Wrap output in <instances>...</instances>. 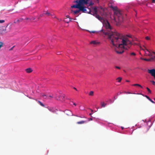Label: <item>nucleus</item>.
<instances>
[{
	"label": "nucleus",
	"mask_w": 155,
	"mask_h": 155,
	"mask_svg": "<svg viewBox=\"0 0 155 155\" xmlns=\"http://www.w3.org/2000/svg\"><path fill=\"white\" fill-rule=\"evenodd\" d=\"M112 34V35H109V38L111 40L113 45L117 47L119 50L121 49L122 50L121 51L116 50V52L117 54H122L124 52V49H127L130 48L132 45H139L137 43H133V40L131 35L124 36L117 32Z\"/></svg>",
	"instance_id": "f257e3e1"
},
{
	"label": "nucleus",
	"mask_w": 155,
	"mask_h": 155,
	"mask_svg": "<svg viewBox=\"0 0 155 155\" xmlns=\"http://www.w3.org/2000/svg\"><path fill=\"white\" fill-rule=\"evenodd\" d=\"M74 2L76 3L77 4L73 5L71 6V8L79 9V10L83 13L90 14L91 12V10L90 8H88L89 11H87L86 9V7L84 6V5H87L88 3L86 1L83 0H77L74 1Z\"/></svg>",
	"instance_id": "f03ea898"
},
{
	"label": "nucleus",
	"mask_w": 155,
	"mask_h": 155,
	"mask_svg": "<svg viewBox=\"0 0 155 155\" xmlns=\"http://www.w3.org/2000/svg\"><path fill=\"white\" fill-rule=\"evenodd\" d=\"M112 9L114 11V19L117 21V20L120 23L123 21V17L121 12L118 10L117 7H112Z\"/></svg>",
	"instance_id": "7ed1b4c3"
},
{
	"label": "nucleus",
	"mask_w": 155,
	"mask_h": 155,
	"mask_svg": "<svg viewBox=\"0 0 155 155\" xmlns=\"http://www.w3.org/2000/svg\"><path fill=\"white\" fill-rule=\"evenodd\" d=\"M104 26L108 30V31H109V32H105V35H108V38L110 40V41H111V40L109 38V35H112V33H113L115 32H117V33H118V34H119V33L117 32H113L112 31L111 32H110V31L111 30L112 28L108 21H107L106 22H105V24H104ZM110 43L112 44V43H111V41Z\"/></svg>",
	"instance_id": "20e7f679"
},
{
	"label": "nucleus",
	"mask_w": 155,
	"mask_h": 155,
	"mask_svg": "<svg viewBox=\"0 0 155 155\" xmlns=\"http://www.w3.org/2000/svg\"><path fill=\"white\" fill-rule=\"evenodd\" d=\"M140 48L143 50H144L145 52V54L146 56H148L150 57L152 56V52L149 51L148 49L146 48L145 50H144V49L142 48V47L140 46H139ZM152 53L155 54V52H152Z\"/></svg>",
	"instance_id": "39448f33"
},
{
	"label": "nucleus",
	"mask_w": 155,
	"mask_h": 155,
	"mask_svg": "<svg viewBox=\"0 0 155 155\" xmlns=\"http://www.w3.org/2000/svg\"><path fill=\"white\" fill-rule=\"evenodd\" d=\"M90 9L91 10V12L90 14L94 15L97 13L98 10L97 7H93Z\"/></svg>",
	"instance_id": "423d86ee"
},
{
	"label": "nucleus",
	"mask_w": 155,
	"mask_h": 155,
	"mask_svg": "<svg viewBox=\"0 0 155 155\" xmlns=\"http://www.w3.org/2000/svg\"><path fill=\"white\" fill-rule=\"evenodd\" d=\"M55 97L57 100L63 101L64 100V95H61L58 96H56Z\"/></svg>",
	"instance_id": "0eeeda50"
},
{
	"label": "nucleus",
	"mask_w": 155,
	"mask_h": 155,
	"mask_svg": "<svg viewBox=\"0 0 155 155\" xmlns=\"http://www.w3.org/2000/svg\"><path fill=\"white\" fill-rule=\"evenodd\" d=\"M65 113L68 116H74L77 117H78L77 115H74L71 112V111L69 110H66L64 111Z\"/></svg>",
	"instance_id": "6e6552de"
},
{
	"label": "nucleus",
	"mask_w": 155,
	"mask_h": 155,
	"mask_svg": "<svg viewBox=\"0 0 155 155\" xmlns=\"http://www.w3.org/2000/svg\"><path fill=\"white\" fill-rule=\"evenodd\" d=\"M148 72L151 74V75L155 78V70L152 69L151 70H148Z\"/></svg>",
	"instance_id": "1a4fd4ad"
},
{
	"label": "nucleus",
	"mask_w": 155,
	"mask_h": 155,
	"mask_svg": "<svg viewBox=\"0 0 155 155\" xmlns=\"http://www.w3.org/2000/svg\"><path fill=\"white\" fill-rule=\"evenodd\" d=\"M41 96L43 97L45 99H51V98L53 97V96H48L45 94H41Z\"/></svg>",
	"instance_id": "9d476101"
},
{
	"label": "nucleus",
	"mask_w": 155,
	"mask_h": 155,
	"mask_svg": "<svg viewBox=\"0 0 155 155\" xmlns=\"http://www.w3.org/2000/svg\"><path fill=\"white\" fill-rule=\"evenodd\" d=\"M94 16H95L100 21H101L103 19V18L102 17H101L98 15L97 14V13L95 15H94Z\"/></svg>",
	"instance_id": "9b49d317"
},
{
	"label": "nucleus",
	"mask_w": 155,
	"mask_h": 155,
	"mask_svg": "<svg viewBox=\"0 0 155 155\" xmlns=\"http://www.w3.org/2000/svg\"><path fill=\"white\" fill-rule=\"evenodd\" d=\"M100 42L97 41H92L90 42V43L91 44H94V45H97L100 44Z\"/></svg>",
	"instance_id": "f8f14e48"
},
{
	"label": "nucleus",
	"mask_w": 155,
	"mask_h": 155,
	"mask_svg": "<svg viewBox=\"0 0 155 155\" xmlns=\"http://www.w3.org/2000/svg\"><path fill=\"white\" fill-rule=\"evenodd\" d=\"M23 20V18H19L17 20H15L14 23H19L20 22L22 21Z\"/></svg>",
	"instance_id": "ddd939ff"
},
{
	"label": "nucleus",
	"mask_w": 155,
	"mask_h": 155,
	"mask_svg": "<svg viewBox=\"0 0 155 155\" xmlns=\"http://www.w3.org/2000/svg\"><path fill=\"white\" fill-rule=\"evenodd\" d=\"M26 71L28 73H30L32 71V70L31 68H29L26 69Z\"/></svg>",
	"instance_id": "4468645a"
},
{
	"label": "nucleus",
	"mask_w": 155,
	"mask_h": 155,
	"mask_svg": "<svg viewBox=\"0 0 155 155\" xmlns=\"http://www.w3.org/2000/svg\"><path fill=\"white\" fill-rule=\"evenodd\" d=\"M36 101L42 107H45V105L40 101L36 100Z\"/></svg>",
	"instance_id": "2eb2a0df"
},
{
	"label": "nucleus",
	"mask_w": 155,
	"mask_h": 155,
	"mask_svg": "<svg viewBox=\"0 0 155 155\" xmlns=\"http://www.w3.org/2000/svg\"><path fill=\"white\" fill-rule=\"evenodd\" d=\"M87 121H86L82 120L81 121L78 122L77 123L78 124H82L86 123Z\"/></svg>",
	"instance_id": "dca6fc26"
},
{
	"label": "nucleus",
	"mask_w": 155,
	"mask_h": 155,
	"mask_svg": "<svg viewBox=\"0 0 155 155\" xmlns=\"http://www.w3.org/2000/svg\"><path fill=\"white\" fill-rule=\"evenodd\" d=\"M74 12V14H76L79 13L80 12H81L80 10H79V9L78 10H77L76 11H73Z\"/></svg>",
	"instance_id": "f3484780"
},
{
	"label": "nucleus",
	"mask_w": 155,
	"mask_h": 155,
	"mask_svg": "<svg viewBox=\"0 0 155 155\" xmlns=\"http://www.w3.org/2000/svg\"><path fill=\"white\" fill-rule=\"evenodd\" d=\"M145 97L148 99L152 103H154V102L152 101L148 96L147 95H146Z\"/></svg>",
	"instance_id": "a211bd4d"
},
{
	"label": "nucleus",
	"mask_w": 155,
	"mask_h": 155,
	"mask_svg": "<svg viewBox=\"0 0 155 155\" xmlns=\"http://www.w3.org/2000/svg\"><path fill=\"white\" fill-rule=\"evenodd\" d=\"M67 18H65L64 21L65 22L67 23H68L70 21H71V18H69V21H68L67 20Z\"/></svg>",
	"instance_id": "6ab92c4d"
},
{
	"label": "nucleus",
	"mask_w": 155,
	"mask_h": 155,
	"mask_svg": "<svg viewBox=\"0 0 155 155\" xmlns=\"http://www.w3.org/2000/svg\"><path fill=\"white\" fill-rule=\"evenodd\" d=\"M45 14L47 15L48 16H52V15L50 14L48 11H46L45 12Z\"/></svg>",
	"instance_id": "aec40b11"
},
{
	"label": "nucleus",
	"mask_w": 155,
	"mask_h": 155,
	"mask_svg": "<svg viewBox=\"0 0 155 155\" xmlns=\"http://www.w3.org/2000/svg\"><path fill=\"white\" fill-rule=\"evenodd\" d=\"M151 57L150 58V61H153L155 60V56H151Z\"/></svg>",
	"instance_id": "412c9836"
},
{
	"label": "nucleus",
	"mask_w": 155,
	"mask_h": 155,
	"mask_svg": "<svg viewBox=\"0 0 155 155\" xmlns=\"http://www.w3.org/2000/svg\"><path fill=\"white\" fill-rule=\"evenodd\" d=\"M101 107H105L106 105V104L104 102H101Z\"/></svg>",
	"instance_id": "4be33fe9"
},
{
	"label": "nucleus",
	"mask_w": 155,
	"mask_h": 155,
	"mask_svg": "<svg viewBox=\"0 0 155 155\" xmlns=\"http://www.w3.org/2000/svg\"><path fill=\"white\" fill-rule=\"evenodd\" d=\"M133 86H137L140 87L141 88H142V87L140 84H135L132 85Z\"/></svg>",
	"instance_id": "5701e85b"
},
{
	"label": "nucleus",
	"mask_w": 155,
	"mask_h": 155,
	"mask_svg": "<svg viewBox=\"0 0 155 155\" xmlns=\"http://www.w3.org/2000/svg\"><path fill=\"white\" fill-rule=\"evenodd\" d=\"M141 59L142 60H143L145 61H150V59H146V58H141Z\"/></svg>",
	"instance_id": "b1692460"
},
{
	"label": "nucleus",
	"mask_w": 155,
	"mask_h": 155,
	"mask_svg": "<svg viewBox=\"0 0 155 155\" xmlns=\"http://www.w3.org/2000/svg\"><path fill=\"white\" fill-rule=\"evenodd\" d=\"M116 80H118V82H121V81L122 78L121 77H119L117 78Z\"/></svg>",
	"instance_id": "393cba45"
},
{
	"label": "nucleus",
	"mask_w": 155,
	"mask_h": 155,
	"mask_svg": "<svg viewBox=\"0 0 155 155\" xmlns=\"http://www.w3.org/2000/svg\"><path fill=\"white\" fill-rule=\"evenodd\" d=\"M94 92L93 91H90V92L89 93V95L90 96H92L94 95Z\"/></svg>",
	"instance_id": "a878e982"
},
{
	"label": "nucleus",
	"mask_w": 155,
	"mask_h": 155,
	"mask_svg": "<svg viewBox=\"0 0 155 155\" xmlns=\"http://www.w3.org/2000/svg\"><path fill=\"white\" fill-rule=\"evenodd\" d=\"M93 4H94V3L92 2H91L89 4V6H91V5H93Z\"/></svg>",
	"instance_id": "bb28decb"
},
{
	"label": "nucleus",
	"mask_w": 155,
	"mask_h": 155,
	"mask_svg": "<svg viewBox=\"0 0 155 155\" xmlns=\"http://www.w3.org/2000/svg\"><path fill=\"white\" fill-rule=\"evenodd\" d=\"M5 21L4 20H0V23H2L4 22Z\"/></svg>",
	"instance_id": "cd10ccee"
},
{
	"label": "nucleus",
	"mask_w": 155,
	"mask_h": 155,
	"mask_svg": "<svg viewBox=\"0 0 155 155\" xmlns=\"http://www.w3.org/2000/svg\"><path fill=\"white\" fill-rule=\"evenodd\" d=\"M147 90L148 91L149 93H151V91L149 88L148 87H147Z\"/></svg>",
	"instance_id": "c85d7f7f"
},
{
	"label": "nucleus",
	"mask_w": 155,
	"mask_h": 155,
	"mask_svg": "<svg viewBox=\"0 0 155 155\" xmlns=\"http://www.w3.org/2000/svg\"><path fill=\"white\" fill-rule=\"evenodd\" d=\"M136 55V54L134 52H132L130 53V55H131L135 56Z\"/></svg>",
	"instance_id": "c756f323"
},
{
	"label": "nucleus",
	"mask_w": 155,
	"mask_h": 155,
	"mask_svg": "<svg viewBox=\"0 0 155 155\" xmlns=\"http://www.w3.org/2000/svg\"><path fill=\"white\" fill-rule=\"evenodd\" d=\"M150 82H151L152 83V84L153 85H155V81H151Z\"/></svg>",
	"instance_id": "7c9ffc66"
},
{
	"label": "nucleus",
	"mask_w": 155,
	"mask_h": 155,
	"mask_svg": "<svg viewBox=\"0 0 155 155\" xmlns=\"http://www.w3.org/2000/svg\"><path fill=\"white\" fill-rule=\"evenodd\" d=\"M124 93H125V94H131V93L130 92H124Z\"/></svg>",
	"instance_id": "2f4dec72"
},
{
	"label": "nucleus",
	"mask_w": 155,
	"mask_h": 155,
	"mask_svg": "<svg viewBox=\"0 0 155 155\" xmlns=\"http://www.w3.org/2000/svg\"><path fill=\"white\" fill-rule=\"evenodd\" d=\"M145 38L147 40H150V38L149 37H148V36L146 37Z\"/></svg>",
	"instance_id": "473e14b6"
},
{
	"label": "nucleus",
	"mask_w": 155,
	"mask_h": 155,
	"mask_svg": "<svg viewBox=\"0 0 155 155\" xmlns=\"http://www.w3.org/2000/svg\"><path fill=\"white\" fill-rule=\"evenodd\" d=\"M99 9H101V10H102L103 9V8L102 7H99V8H98V9H97V10H98V11H99Z\"/></svg>",
	"instance_id": "72a5a7b5"
},
{
	"label": "nucleus",
	"mask_w": 155,
	"mask_h": 155,
	"mask_svg": "<svg viewBox=\"0 0 155 155\" xmlns=\"http://www.w3.org/2000/svg\"><path fill=\"white\" fill-rule=\"evenodd\" d=\"M44 15H45V13L42 14H41L40 15V17H42L44 16Z\"/></svg>",
	"instance_id": "f704fd0d"
},
{
	"label": "nucleus",
	"mask_w": 155,
	"mask_h": 155,
	"mask_svg": "<svg viewBox=\"0 0 155 155\" xmlns=\"http://www.w3.org/2000/svg\"><path fill=\"white\" fill-rule=\"evenodd\" d=\"M35 19V18L34 17H32L31 18H30V20H34Z\"/></svg>",
	"instance_id": "c9c22d12"
},
{
	"label": "nucleus",
	"mask_w": 155,
	"mask_h": 155,
	"mask_svg": "<svg viewBox=\"0 0 155 155\" xmlns=\"http://www.w3.org/2000/svg\"><path fill=\"white\" fill-rule=\"evenodd\" d=\"M96 32L95 31H90V32L91 33H95Z\"/></svg>",
	"instance_id": "e433bc0d"
},
{
	"label": "nucleus",
	"mask_w": 155,
	"mask_h": 155,
	"mask_svg": "<svg viewBox=\"0 0 155 155\" xmlns=\"http://www.w3.org/2000/svg\"><path fill=\"white\" fill-rule=\"evenodd\" d=\"M115 68H116L119 69H120V67H118V66H115Z\"/></svg>",
	"instance_id": "4c0bfd02"
},
{
	"label": "nucleus",
	"mask_w": 155,
	"mask_h": 155,
	"mask_svg": "<svg viewBox=\"0 0 155 155\" xmlns=\"http://www.w3.org/2000/svg\"><path fill=\"white\" fill-rule=\"evenodd\" d=\"M15 47V46H13L12 48H11L9 50L10 51H12V50L13 49V48Z\"/></svg>",
	"instance_id": "58836bf2"
},
{
	"label": "nucleus",
	"mask_w": 155,
	"mask_h": 155,
	"mask_svg": "<svg viewBox=\"0 0 155 155\" xmlns=\"http://www.w3.org/2000/svg\"><path fill=\"white\" fill-rule=\"evenodd\" d=\"M48 109L50 111L53 112L52 110V109H51V108H48Z\"/></svg>",
	"instance_id": "ea45409f"
},
{
	"label": "nucleus",
	"mask_w": 155,
	"mask_h": 155,
	"mask_svg": "<svg viewBox=\"0 0 155 155\" xmlns=\"http://www.w3.org/2000/svg\"><path fill=\"white\" fill-rule=\"evenodd\" d=\"M152 1V2L153 3H154L155 2V0H151Z\"/></svg>",
	"instance_id": "a19ab883"
},
{
	"label": "nucleus",
	"mask_w": 155,
	"mask_h": 155,
	"mask_svg": "<svg viewBox=\"0 0 155 155\" xmlns=\"http://www.w3.org/2000/svg\"><path fill=\"white\" fill-rule=\"evenodd\" d=\"M66 17H67V18H70V16H69V15H67V16H66Z\"/></svg>",
	"instance_id": "79ce46f5"
},
{
	"label": "nucleus",
	"mask_w": 155,
	"mask_h": 155,
	"mask_svg": "<svg viewBox=\"0 0 155 155\" xmlns=\"http://www.w3.org/2000/svg\"><path fill=\"white\" fill-rule=\"evenodd\" d=\"M73 104L75 105V106H76V104L74 103L73 102Z\"/></svg>",
	"instance_id": "37998d69"
},
{
	"label": "nucleus",
	"mask_w": 155,
	"mask_h": 155,
	"mask_svg": "<svg viewBox=\"0 0 155 155\" xmlns=\"http://www.w3.org/2000/svg\"><path fill=\"white\" fill-rule=\"evenodd\" d=\"M30 18H26L25 19H26V20H28V19H29V20H30Z\"/></svg>",
	"instance_id": "c03bdc74"
},
{
	"label": "nucleus",
	"mask_w": 155,
	"mask_h": 155,
	"mask_svg": "<svg viewBox=\"0 0 155 155\" xmlns=\"http://www.w3.org/2000/svg\"><path fill=\"white\" fill-rule=\"evenodd\" d=\"M122 94V92H120V93H119H119H118V94H117V95L120 94Z\"/></svg>",
	"instance_id": "a18cd8bd"
},
{
	"label": "nucleus",
	"mask_w": 155,
	"mask_h": 155,
	"mask_svg": "<svg viewBox=\"0 0 155 155\" xmlns=\"http://www.w3.org/2000/svg\"><path fill=\"white\" fill-rule=\"evenodd\" d=\"M74 88L75 90H76V91H77V89H76V88H75V87H74Z\"/></svg>",
	"instance_id": "49530a36"
},
{
	"label": "nucleus",
	"mask_w": 155,
	"mask_h": 155,
	"mask_svg": "<svg viewBox=\"0 0 155 155\" xmlns=\"http://www.w3.org/2000/svg\"><path fill=\"white\" fill-rule=\"evenodd\" d=\"M126 81L127 82H129L130 81H128V80H126Z\"/></svg>",
	"instance_id": "de8ad7c7"
},
{
	"label": "nucleus",
	"mask_w": 155,
	"mask_h": 155,
	"mask_svg": "<svg viewBox=\"0 0 155 155\" xmlns=\"http://www.w3.org/2000/svg\"><path fill=\"white\" fill-rule=\"evenodd\" d=\"M6 27L5 28V30H4V31H6Z\"/></svg>",
	"instance_id": "09e8293b"
},
{
	"label": "nucleus",
	"mask_w": 155,
	"mask_h": 155,
	"mask_svg": "<svg viewBox=\"0 0 155 155\" xmlns=\"http://www.w3.org/2000/svg\"><path fill=\"white\" fill-rule=\"evenodd\" d=\"M90 120H92V118H91L90 119Z\"/></svg>",
	"instance_id": "8fccbe9b"
},
{
	"label": "nucleus",
	"mask_w": 155,
	"mask_h": 155,
	"mask_svg": "<svg viewBox=\"0 0 155 155\" xmlns=\"http://www.w3.org/2000/svg\"><path fill=\"white\" fill-rule=\"evenodd\" d=\"M39 19H40V18H39V17H38V20H39Z\"/></svg>",
	"instance_id": "3c124183"
},
{
	"label": "nucleus",
	"mask_w": 155,
	"mask_h": 155,
	"mask_svg": "<svg viewBox=\"0 0 155 155\" xmlns=\"http://www.w3.org/2000/svg\"><path fill=\"white\" fill-rule=\"evenodd\" d=\"M7 26H8V25H7V26H6V27H7Z\"/></svg>",
	"instance_id": "603ef678"
},
{
	"label": "nucleus",
	"mask_w": 155,
	"mask_h": 155,
	"mask_svg": "<svg viewBox=\"0 0 155 155\" xmlns=\"http://www.w3.org/2000/svg\"><path fill=\"white\" fill-rule=\"evenodd\" d=\"M7 26H8V25H7V26H6V27H7Z\"/></svg>",
	"instance_id": "864d4df0"
},
{
	"label": "nucleus",
	"mask_w": 155,
	"mask_h": 155,
	"mask_svg": "<svg viewBox=\"0 0 155 155\" xmlns=\"http://www.w3.org/2000/svg\"><path fill=\"white\" fill-rule=\"evenodd\" d=\"M7 26H8V25H7V26H6V27H7Z\"/></svg>",
	"instance_id": "5fc2aeb1"
},
{
	"label": "nucleus",
	"mask_w": 155,
	"mask_h": 155,
	"mask_svg": "<svg viewBox=\"0 0 155 155\" xmlns=\"http://www.w3.org/2000/svg\"><path fill=\"white\" fill-rule=\"evenodd\" d=\"M54 18H56V17H54Z\"/></svg>",
	"instance_id": "6e6d98bb"
},
{
	"label": "nucleus",
	"mask_w": 155,
	"mask_h": 155,
	"mask_svg": "<svg viewBox=\"0 0 155 155\" xmlns=\"http://www.w3.org/2000/svg\"><path fill=\"white\" fill-rule=\"evenodd\" d=\"M91 111H93V110H91Z\"/></svg>",
	"instance_id": "4d7b16f0"
},
{
	"label": "nucleus",
	"mask_w": 155,
	"mask_h": 155,
	"mask_svg": "<svg viewBox=\"0 0 155 155\" xmlns=\"http://www.w3.org/2000/svg\"><path fill=\"white\" fill-rule=\"evenodd\" d=\"M154 100L155 101V98L154 99Z\"/></svg>",
	"instance_id": "13d9d810"
},
{
	"label": "nucleus",
	"mask_w": 155,
	"mask_h": 155,
	"mask_svg": "<svg viewBox=\"0 0 155 155\" xmlns=\"http://www.w3.org/2000/svg\"><path fill=\"white\" fill-rule=\"evenodd\" d=\"M96 0L97 1H98L99 0Z\"/></svg>",
	"instance_id": "bf43d9fd"
}]
</instances>
